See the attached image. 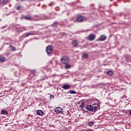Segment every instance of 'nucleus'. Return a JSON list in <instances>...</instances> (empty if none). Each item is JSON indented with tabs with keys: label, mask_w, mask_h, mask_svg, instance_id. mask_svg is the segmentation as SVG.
I'll return each instance as SVG.
<instances>
[{
	"label": "nucleus",
	"mask_w": 131,
	"mask_h": 131,
	"mask_svg": "<svg viewBox=\"0 0 131 131\" xmlns=\"http://www.w3.org/2000/svg\"><path fill=\"white\" fill-rule=\"evenodd\" d=\"M98 107H99V104L97 103H94L92 105L91 104L89 105V111L92 112H96L98 110Z\"/></svg>",
	"instance_id": "f257e3e1"
},
{
	"label": "nucleus",
	"mask_w": 131,
	"mask_h": 131,
	"mask_svg": "<svg viewBox=\"0 0 131 131\" xmlns=\"http://www.w3.org/2000/svg\"><path fill=\"white\" fill-rule=\"evenodd\" d=\"M61 62L62 64H68L69 62V57L66 56H62L61 58Z\"/></svg>",
	"instance_id": "f03ea898"
},
{
	"label": "nucleus",
	"mask_w": 131,
	"mask_h": 131,
	"mask_svg": "<svg viewBox=\"0 0 131 131\" xmlns=\"http://www.w3.org/2000/svg\"><path fill=\"white\" fill-rule=\"evenodd\" d=\"M86 39L90 41H93V40H95V39H96V35L93 33H91L89 35Z\"/></svg>",
	"instance_id": "7ed1b4c3"
},
{
	"label": "nucleus",
	"mask_w": 131,
	"mask_h": 131,
	"mask_svg": "<svg viewBox=\"0 0 131 131\" xmlns=\"http://www.w3.org/2000/svg\"><path fill=\"white\" fill-rule=\"evenodd\" d=\"M62 111H63V110L60 107H57L55 109V112L57 114H60Z\"/></svg>",
	"instance_id": "20e7f679"
},
{
	"label": "nucleus",
	"mask_w": 131,
	"mask_h": 131,
	"mask_svg": "<svg viewBox=\"0 0 131 131\" xmlns=\"http://www.w3.org/2000/svg\"><path fill=\"white\" fill-rule=\"evenodd\" d=\"M46 52L47 54H51V53L53 52V49H52V47L51 46H48L46 48Z\"/></svg>",
	"instance_id": "39448f33"
},
{
	"label": "nucleus",
	"mask_w": 131,
	"mask_h": 131,
	"mask_svg": "<svg viewBox=\"0 0 131 131\" xmlns=\"http://www.w3.org/2000/svg\"><path fill=\"white\" fill-rule=\"evenodd\" d=\"M72 45L74 48H77L78 47V41L77 40H73L72 41Z\"/></svg>",
	"instance_id": "423d86ee"
},
{
	"label": "nucleus",
	"mask_w": 131,
	"mask_h": 131,
	"mask_svg": "<svg viewBox=\"0 0 131 131\" xmlns=\"http://www.w3.org/2000/svg\"><path fill=\"white\" fill-rule=\"evenodd\" d=\"M77 22H83V16L81 15H78L77 16Z\"/></svg>",
	"instance_id": "0eeeda50"
},
{
	"label": "nucleus",
	"mask_w": 131,
	"mask_h": 131,
	"mask_svg": "<svg viewBox=\"0 0 131 131\" xmlns=\"http://www.w3.org/2000/svg\"><path fill=\"white\" fill-rule=\"evenodd\" d=\"M107 37L106 36L104 35H102L100 36L99 39H98V40H100L101 41H104V40H106Z\"/></svg>",
	"instance_id": "6e6552de"
},
{
	"label": "nucleus",
	"mask_w": 131,
	"mask_h": 131,
	"mask_svg": "<svg viewBox=\"0 0 131 131\" xmlns=\"http://www.w3.org/2000/svg\"><path fill=\"white\" fill-rule=\"evenodd\" d=\"M70 85L67 84H65L62 86V89H63V90H70Z\"/></svg>",
	"instance_id": "1a4fd4ad"
},
{
	"label": "nucleus",
	"mask_w": 131,
	"mask_h": 131,
	"mask_svg": "<svg viewBox=\"0 0 131 131\" xmlns=\"http://www.w3.org/2000/svg\"><path fill=\"white\" fill-rule=\"evenodd\" d=\"M82 110L84 112H89L90 111V108H89V105L88 106H84L82 107Z\"/></svg>",
	"instance_id": "9d476101"
},
{
	"label": "nucleus",
	"mask_w": 131,
	"mask_h": 131,
	"mask_svg": "<svg viewBox=\"0 0 131 131\" xmlns=\"http://www.w3.org/2000/svg\"><path fill=\"white\" fill-rule=\"evenodd\" d=\"M6 57L4 56H0V62L4 63V62H6Z\"/></svg>",
	"instance_id": "9b49d317"
},
{
	"label": "nucleus",
	"mask_w": 131,
	"mask_h": 131,
	"mask_svg": "<svg viewBox=\"0 0 131 131\" xmlns=\"http://www.w3.org/2000/svg\"><path fill=\"white\" fill-rule=\"evenodd\" d=\"M37 114L38 115H40V116H42L43 115V112L41 110H38L37 111Z\"/></svg>",
	"instance_id": "f8f14e48"
},
{
	"label": "nucleus",
	"mask_w": 131,
	"mask_h": 131,
	"mask_svg": "<svg viewBox=\"0 0 131 131\" xmlns=\"http://www.w3.org/2000/svg\"><path fill=\"white\" fill-rule=\"evenodd\" d=\"M1 114L2 115H8V111H7L6 110H2L1 111Z\"/></svg>",
	"instance_id": "ddd939ff"
},
{
	"label": "nucleus",
	"mask_w": 131,
	"mask_h": 131,
	"mask_svg": "<svg viewBox=\"0 0 131 131\" xmlns=\"http://www.w3.org/2000/svg\"><path fill=\"white\" fill-rule=\"evenodd\" d=\"M9 48L11 49V52H15L16 51V48L12 45H10Z\"/></svg>",
	"instance_id": "4468645a"
},
{
	"label": "nucleus",
	"mask_w": 131,
	"mask_h": 131,
	"mask_svg": "<svg viewBox=\"0 0 131 131\" xmlns=\"http://www.w3.org/2000/svg\"><path fill=\"white\" fill-rule=\"evenodd\" d=\"M106 74L107 75H108L109 76H111L113 75V72H112L111 71H109L107 72Z\"/></svg>",
	"instance_id": "2eb2a0df"
},
{
	"label": "nucleus",
	"mask_w": 131,
	"mask_h": 131,
	"mask_svg": "<svg viewBox=\"0 0 131 131\" xmlns=\"http://www.w3.org/2000/svg\"><path fill=\"white\" fill-rule=\"evenodd\" d=\"M82 57L84 59H86V58H88V57H89V55H88V54H86V53H84L82 54Z\"/></svg>",
	"instance_id": "dca6fc26"
},
{
	"label": "nucleus",
	"mask_w": 131,
	"mask_h": 131,
	"mask_svg": "<svg viewBox=\"0 0 131 131\" xmlns=\"http://www.w3.org/2000/svg\"><path fill=\"white\" fill-rule=\"evenodd\" d=\"M30 73L31 74H33V75H35V74H36V70H33L31 71Z\"/></svg>",
	"instance_id": "f3484780"
},
{
	"label": "nucleus",
	"mask_w": 131,
	"mask_h": 131,
	"mask_svg": "<svg viewBox=\"0 0 131 131\" xmlns=\"http://www.w3.org/2000/svg\"><path fill=\"white\" fill-rule=\"evenodd\" d=\"M70 94H71V95H75V94H76V91H74V90H70L69 91Z\"/></svg>",
	"instance_id": "a211bd4d"
},
{
	"label": "nucleus",
	"mask_w": 131,
	"mask_h": 131,
	"mask_svg": "<svg viewBox=\"0 0 131 131\" xmlns=\"http://www.w3.org/2000/svg\"><path fill=\"white\" fill-rule=\"evenodd\" d=\"M9 3V0H4L2 2L3 5H7Z\"/></svg>",
	"instance_id": "6ab92c4d"
},
{
	"label": "nucleus",
	"mask_w": 131,
	"mask_h": 131,
	"mask_svg": "<svg viewBox=\"0 0 131 131\" xmlns=\"http://www.w3.org/2000/svg\"><path fill=\"white\" fill-rule=\"evenodd\" d=\"M70 64H68V63H66L65 65V68L66 69H69V68H70Z\"/></svg>",
	"instance_id": "aec40b11"
},
{
	"label": "nucleus",
	"mask_w": 131,
	"mask_h": 131,
	"mask_svg": "<svg viewBox=\"0 0 131 131\" xmlns=\"http://www.w3.org/2000/svg\"><path fill=\"white\" fill-rule=\"evenodd\" d=\"M24 19H25V20H31L32 18L31 16H25Z\"/></svg>",
	"instance_id": "412c9836"
},
{
	"label": "nucleus",
	"mask_w": 131,
	"mask_h": 131,
	"mask_svg": "<svg viewBox=\"0 0 131 131\" xmlns=\"http://www.w3.org/2000/svg\"><path fill=\"white\" fill-rule=\"evenodd\" d=\"M53 27H58V23L57 21H55L53 25Z\"/></svg>",
	"instance_id": "4be33fe9"
},
{
	"label": "nucleus",
	"mask_w": 131,
	"mask_h": 131,
	"mask_svg": "<svg viewBox=\"0 0 131 131\" xmlns=\"http://www.w3.org/2000/svg\"><path fill=\"white\" fill-rule=\"evenodd\" d=\"M94 122H93V121L90 122L88 123L89 126H93V125H94Z\"/></svg>",
	"instance_id": "5701e85b"
},
{
	"label": "nucleus",
	"mask_w": 131,
	"mask_h": 131,
	"mask_svg": "<svg viewBox=\"0 0 131 131\" xmlns=\"http://www.w3.org/2000/svg\"><path fill=\"white\" fill-rule=\"evenodd\" d=\"M29 35H34V34L33 33H28L27 35H25V37H27L28 36H29Z\"/></svg>",
	"instance_id": "b1692460"
},
{
	"label": "nucleus",
	"mask_w": 131,
	"mask_h": 131,
	"mask_svg": "<svg viewBox=\"0 0 131 131\" xmlns=\"http://www.w3.org/2000/svg\"><path fill=\"white\" fill-rule=\"evenodd\" d=\"M45 79H46V78H45V76L41 77L40 80L42 81L43 80H45Z\"/></svg>",
	"instance_id": "393cba45"
},
{
	"label": "nucleus",
	"mask_w": 131,
	"mask_h": 131,
	"mask_svg": "<svg viewBox=\"0 0 131 131\" xmlns=\"http://www.w3.org/2000/svg\"><path fill=\"white\" fill-rule=\"evenodd\" d=\"M20 8H21V6H18L16 7V10H19Z\"/></svg>",
	"instance_id": "a878e982"
},
{
	"label": "nucleus",
	"mask_w": 131,
	"mask_h": 131,
	"mask_svg": "<svg viewBox=\"0 0 131 131\" xmlns=\"http://www.w3.org/2000/svg\"><path fill=\"white\" fill-rule=\"evenodd\" d=\"M54 95H50V98H51V99H53V98H54Z\"/></svg>",
	"instance_id": "bb28decb"
},
{
	"label": "nucleus",
	"mask_w": 131,
	"mask_h": 131,
	"mask_svg": "<svg viewBox=\"0 0 131 131\" xmlns=\"http://www.w3.org/2000/svg\"><path fill=\"white\" fill-rule=\"evenodd\" d=\"M85 104V103L84 102H82L81 105H83V106H84V104Z\"/></svg>",
	"instance_id": "cd10ccee"
},
{
	"label": "nucleus",
	"mask_w": 131,
	"mask_h": 131,
	"mask_svg": "<svg viewBox=\"0 0 131 131\" xmlns=\"http://www.w3.org/2000/svg\"><path fill=\"white\" fill-rule=\"evenodd\" d=\"M84 105H82V104H81V105H80V108H82V107H84Z\"/></svg>",
	"instance_id": "c85d7f7f"
},
{
	"label": "nucleus",
	"mask_w": 131,
	"mask_h": 131,
	"mask_svg": "<svg viewBox=\"0 0 131 131\" xmlns=\"http://www.w3.org/2000/svg\"><path fill=\"white\" fill-rule=\"evenodd\" d=\"M129 115H130V116H131V110L129 111Z\"/></svg>",
	"instance_id": "c756f323"
},
{
	"label": "nucleus",
	"mask_w": 131,
	"mask_h": 131,
	"mask_svg": "<svg viewBox=\"0 0 131 131\" xmlns=\"http://www.w3.org/2000/svg\"><path fill=\"white\" fill-rule=\"evenodd\" d=\"M86 131H94V130H93L92 129H89V130H87Z\"/></svg>",
	"instance_id": "7c9ffc66"
},
{
	"label": "nucleus",
	"mask_w": 131,
	"mask_h": 131,
	"mask_svg": "<svg viewBox=\"0 0 131 131\" xmlns=\"http://www.w3.org/2000/svg\"><path fill=\"white\" fill-rule=\"evenodd\" d=\"M21 2H24V0H21Z\"/></svg>",
	"instance_id": "2f4dec72"
},
{
	"label": "nucleus",
	"mask_w": 131,
	"mask_h": 131,
	"mask_svg": "<svg viewBox=\"0 0 131 131\" xmlns=\"http://www.w3.org/2000/svg\"><path fill=\"white\" fill-rule=\"evenodd\" d=\"M110 2H113V0H110Z\"/></svg>",
	"instance_id": "473e14b6"
},
{
	"label": "nucleus",
	"mask_w": 131,
	"mask_h": 131,
	"mask_svg": "<svg viewBox=\"0 0 131 131\" xmlns=\"http://www.w3.org/2000/svg\"><path fill=\"white\" fill-rule=\"evenodd\" d=\"M1 3H2V0H0V4H1Z\"/></svg>",
	"instance_id": "72a5a7b5"
},
{
	"label": "nucleus",
	"mask_w": 131,
	"mask_h": 131,
	"mask_svg": "<svg viewBox=\"0 0 131 131\" xmlns=\"http://www.w3.org/2000/svg\"><path fill=\"white\" fill-rule=\"evenodd\" d=\"M18 1H19V0H17V2H18Z\"/></svg>",
	"instance_id": "f704fd0d"
}]
</instances>
